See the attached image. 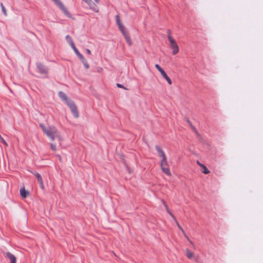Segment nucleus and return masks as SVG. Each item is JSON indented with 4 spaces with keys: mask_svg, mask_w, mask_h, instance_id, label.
Wrapping results in <instances>:
<instances>
[{
    "mask_svg": "<svg viewBox=\"0 0 263 263\" xmlns=\"http://www.w3.org/2000/svg\"><path fill=\"white\" fill-rule=\"evenodd\" d=\"M40 126L44 133L51 141H53L55 138L61 139L60 133L55 126H46L43 124H40Z\"/></svg>",
    "mask_w": 263,
    "mask_h": 263,
    "instance_id": "1",
    "label": "nucleus"
},
{
    "mask_svg": "<svg viewBox=\"0 0 263 263\" xmlns=\"http://www.w3.org/2000/svg\"><path fill=\"white\" fill-rule=\"evenodd\" d=\"M167 39L170 42L171 48L172 49V54L176 55L179 52V47L175 39L171 36L170 31L168 32Z\"/></svg>",
    "mask_w": 263,
    "mask_h": 263,
    "instance_id": "2",
    "label": "nucleus"
},
{
    "mask_svg": "<svg viewBox=\"0 0 263 263\" xmlns=\"http://www.w3.org/2000/svg\"><path fill=\"white\" fill-rule=\"evenodd\" d=\"M160 165L161 170L164 173L168 176H171V173L168 167L166 157L161 158Z\"/></svg>",
    "mask_w": 263,
    "mask_h": 263,
    "instance_id": "3",
    "label": "nucleus"
},
{
    "mask_svg": "<svg viewBox=\"0 0 263 263\" xmlns=\"http://www.w3.org/2000/svg\"><path fill=\"white\" fill-rule=\"evenodd\" d=\"M54 4L58 6L60 9L63 11L64 14L69 18L71 17V14L67 11L66 8L64 4L60 0H52Z\"/></svg>",
    "mask_w": 263,
    "mask_h": 263,
    "instance_id": "4",
    "label": "nucleus"
},
{
    "mask_svg": "<svg viewBox=\"0 0 263 263\" xmlns=\"http://www.w3.org/2000/svg\"><path fill=\"white\" fill-rule=\"evenodd\" d=\"M67 105L69 106L70 110L75 118L79 117V112L77 109L76 105L74 104L73 101L69 100L67 102Z\"/></svg>",
    "mask_w": 263,
    "mask_h": 263,
    "instance_id": "5",
    "label": "nucleus"
},
{
    "mask_svg": "<svg viewBox=\"0 0 263 263\" xmlns=\"http://www.w3.org/2000/svg\"><path fill=\"white\" fill-rule=\"evenodd\" d=\"M89 7V8L95 12L99 11V8L97 4L99 3V0H94L95 3H93L91 0H83Z\"/></svg>",
    "mask_w": 263,
    "mask_h": 263,
    "instance_id": "6",
    "label": "nucleus"
},
{
    "mask_svg": "<svg viewBox=\"0 0 263 263\" xmlns=\"http://www.w3.org/2000/svg\"><path fill=\"white\" fill-rule=\"evenodd\" d=\"M123 35L125 40H126V43L129 46H130L132 44V41L130 39V37L128 33V32L125 30V29L121 31Z\"/></svg>",
    "mask_w": 263,
    "mask_h": 263,
    "instance_id": "7",
    "label": "nucleus"
},
{
    "mask_svg": "<svg viewBox=\"0 0 263 263\" xmlns=\"http://www.w3.org/2000/svg\"><path fill=\"white\" fill-rule=\"evenodd\" d=\"M33 174L36 177L41 188L42 189H44V186L43 181V179H42L41 176L39 173H37L36 172L33 173Z\"/></svg>",
    "mask_w": 263,
    "mask_h": 263,
    "instance_id": "8",
    "label": "nucleus"
},
{
    "mask_svg": "<svg viewBox=\"0 0 263 263\" xmlns=\"http://www.w3.org/2000/svg\"><path fill=\"white\" fill-rule=\"evenodd\" d=\"M116 23L118 26L119 29L121 31L125 29L124 26H123V25L122 24V23H121V22L120 21V17L119 15H117L116 16Z\"/></svg>",
    "mask_w": 263,
    "mask_h": 263,
    "instance_id": "9",
    "label": "nucleus"
},
{
    "mask_svg": "<svg viewBox=\"0 0 263 263\" xmlns=\"http://www.w3.org/2000/svg\"><path fill=\"white\" fill-rule=\"evenodd\" d=\"M36 67L40 73H45L47 72L46 68L41 63L37 64Z\"/></svg>",
    "mask_w": 263,
    "mask_h": 263,
    "instance_id": "10",
    "label": "nucleus"
},
{
    "mask_svg": "<svg viewBox=\"0 0 263 263\" xmlns=\"http://www.w3.org/2000/svg\"><path fill=\"white\" fill-rule=\"evenodd\" d=\"M155 67L160 72V73L164 78L167 76L165 72L164 71V70L160 66L159 64H155Z\"/></svg>",
    "mask_w": 263,
    "mask_h": 263,
    "instance_id": "11",
    "label": "nucleus"
},
{
    "mask_svg": "<svg viewBox=\"0 0 263 263\" xmlns=\"http://www.w3.org/2000/svg\"><path fill=\"white\" fill-rule=\"evenodd\" d=\"M155 67L160 72V73L164 78L167 76L165 72L164 71V70L160 66L159 64H155Z\"/></svg>",
    "mask_w": 263,
    "mask_h": 263,
    "instance_id": "12",
    "label": "nucleus"
},
{
    "mask_svg": "<svg viewBox=\"0 0 263 263\" xmlns=\"http://www.w3.org/2000/svg\"><path fill=\"white\" fill-rule=\"evenodd\" d=\"M155 67L160 72V73L164 78L167 76L165 72L164 71V70L160 66L159 64H155Z\"/></svg>",
    "mask_w": 263,
    "mask_h": 263,
    "instance_id": "13",
    "label": "nucleus"
},
{
    "mask_svg": "<svg viewBox=\"0 0 263 263\" xmlns=\"http://www.w3.org/2000/svg\"><path fill=\"white\" fill-rule=\"evenodd\" d=\"M155 148L158 152L159 156L161 158L166 157L165 154L163 150L158 146L156 145L155 146Z\"/></svg>",
    "mask_w": 263,
    "mask_h": 263,
    "instance_id": "14",
    "label": "nucleus"
},
{
    "mask_svg": "<svg viewBox=\"0 0 263 263\" xmlns=\"http://www.w3.org/2000/svg\"><path fill=\"white\" fill-rule=\"evenodd\" d=\"M6 256L8 257L9 259L10 260L11 263H16V257L14 255L12 254L10 252H6Z\"/></svg>",
    "mask_w": 263,
    "mask_h": 263,
    "instance_id": "15",
    "label": "nucleus"
},
{
    "mask_svg": "<svg viewBox=\"0 0 263 263\" xmlns=\"http://www.w3.org/2000/svg\"><path fill=\"white\" fill-rule=\"evenodd\" d=\"M6 256L8 257L9 259L10 260L11 263H16V257L14 255L12 254L10 252H6Z\"/></svg>",
    "mask_w": 263,
    "mask_h": 263,
    "instance_id": "16",
    "label": "nucleus"
},
{
    "mask_svg": "<svg viewBox=\"0 0 263 263\" xmlns=\"http://www.w3.org/2000/svg\"><path fill=\"white\" fill-rule=\"evenodd\" d=\"M197 164L200 166L203 170L202 173L204 174H208L210 173V171L206 168V167L203 164L199 162L198 161H197Z\"/></svg>",
    "mask_w": 263,
    "mask_h": 263,
    "instance_id": "17",
    "label": "nucleus"
},
{
    "mask_svg": "<svg viewBox=\"0 0 263 263\" xmlns=\"http://www.w3.org/2000/svg\"><path fill=\"white\" fill-rule=\"evenodd\" d=\"M59 97L62 100H63L64 101H65V102L67 104V101H69V100H71L70 99H68L67 97V96L66 95L62 92V91H60L59 92Z\"/></svg>",
    "mask_w": 263,
    "mask_h": 263,
    "instance_id": "18",
    "label": "nucleus"
},
{
    "mask_svg": "<svg viewBox=\"0 0 263 263\" xmlns=\"http://www.w3.org/2000/svg\"><path fill=\"white\" fill-rule=\"evenodd\" d=\"M66 40L67 42L69 43V44L70 45L71 47L73 48L75 47L74 44L71 39V37L69 35H67L66 36Z\"/></svg>",
    "mask_w": 263,
    "mask_h": 263,
    "instance_id": "19",
    "label": "nucleus"
},
{
    "mask_svg": "<svg viewBox=\"0 0 263 263\" xmlns=\"http://www.w3.org/2000/svg\"><path fill=\"white\" fill-rule=\"evenodd\" d=\"M174 220L175 221V222H176L178 227L179 228V229L182 232V233L184 234V236L187 238V239L190 241V242L191 243H192V241L190 240L189 238L186 235V234H185L184 231L183 230V228L180 226V224H179V223L178 222V221H177L176 218H175V219H174Z\"/></svg>",
    "mask_w": 263,
    "mask_h": 263,
    "instance_id": "20",
    "label": "nucleus"
},
{
    "mask_svg": "<svg viewBox=\"0 0 263 263\" xmlns=\"http://www.w3.org/2000/svg\"><path fill=\"white\" fill-rule=\"evenodd\" d=\"M73 51H74L75 53L77 55V56L79 58L81 61H84V59H85L84 57L83 56L82 54H81L79 51L78 50L76 46L72 48Z\"/></svg>",
    "mask_w": 263,
    "mask_h": 263,
    "instance_id": "21",
    "label": "nucleus"
},
{
    "mask_svg": "<svg viewBox=\"0 0 263 263\" xmlns=\"http://www.w3.org/2000/svg\"><path fill=\"white\" fill-rule=\"evenodd\" d=\"M20 194L23 198H25L29 195V192L23 188L20 190Z\"/></svg>",
    "mask_w": 263,
    "mask_h": 263,
    "instance_id": "22",
    "label": "nucleus"
},
{
    "mask_svg": "<svg viewBox=\"0 0 263 263\" xmlns=\"http://www.w3.org/2000/svg\"><path fill=\"white\" fill-rule=\"evenodd\" d=\"M162 203L166 210V211L167 212V213L173 217V218L174 219H175V216H174V215L171 212L168 206L167 205V204H166L165 202L164 201V200H162Z\"/></svg>",
    "mask_w": 263,
    "mask_h": 263,
    "instance_id": "23",
    "label": "nucleus"
},
{
    "mask_svg": "<svg viewBox=\"0 0 263 263\" xmlns=\"http://www.w3.org/2000/svg\"><path fill=\"white\" fill-rule=\"evenodd\" d=\"M186 255L188 258L191 259L193 256V254L189 249L186 250Z\"/></svg>",
    "mask_w": 263,
    "mask_h": 263,
    "instance_id": "24",
    "label": "nucleus"
},
{
    "mask_svg": "<svg viewBox=\"0 0 263 263\" xmlns=\"http://www.w3.org/2000/svg\"><path fill=\"white\" fill-rule=\"evenodd\" d=\"M81 62H82V63L83 64L84 67L86 68V69H88L89 67V66L86 61V60L85 59H84V61H81Z\"/></svg>",
    "mask_w": 263,
    "mask_h": 263,
    "instance_id": "25",
    "label": "nucleus"
},
{
    "mask_svg": "<svg viewBox=\"0 0 263 263\" xmlns=\"http://www.w3.org/2000/svg\"><path fill=\"white\" fill-rule=\"evenodd\" d=\"M1 8H2V10L3 12L4 15L5 16H7V14L6 10L2 3L1 4Z\"/></svg>",
    "mask_w": 263,
    "mask_h": 263,
    "instance_id": "26",
    "label": "nucleus"
},
{
    "mask_svg": "<svg viewBox=\"0 0 263 263\" xmlns=\"http://www.w3.org/2000/svg\"><path fill=\"white\" fill-rule=\"evenodd\" d=\"M50 148H51V149L53 151H54V152L56 151V150H57V147H56V145H55V144H53V143H51V144H50Z\"/></svg>",
    "mask_w": 263,
    "mask_h": 263,
    "instance_id": "27",
    "label": "nucleus"
},
{
    "mask_svg": "<svg viewBox=\"0 0 263 263\" xmlns=\"http://www.w3.org/2000/svg\"><path fill=\"white\" fill-rule=\"evenodd\" d=\"M164 79L166 80V81L170 85L172 84V80L167 76L165 78H164Z\"/></svg>",
    "mask_w": 263,
    "mask_h": 263,
    "instance_id": "28",
    "label": "nucleus"
},
{
    "mask_svg": "<svg viewBox=\"0 0 263 263\" xmlns=\"http://www.w3.org/2000/svg\"><path fill=\"white\" fill-rule=\"evenodd\" d=\"M164 79L166 80V81L170 85L172 84V80L167 76L165 78H164Z\"/></svg>",
    "mask_w": 263,
    "mask_h": 263,
    "instance_id": "29",
    "label": "nucleus"
},
{
    "mask_svg": "<svg viewBox=\"0 0 263 263\" xmlns=\"http://www.w3.org/2000/svg\"><path fill=\"white\" fill-rule=\"evenodd\" d=\"M103 71V69L102 67H98L97 68V71L99 73H101Z\"/></svg>",
    "mask_w": 263,
    "mask_h": 263,
    "instance_id": "30",
    "label": "nucleus"
},
{
    "mask_svg": "<svg viewBox=\"0 0 263 263\" xmlns=\"http://www.w3.org/2000/svg\"><path fill=\"white\" fill-rule=\"evenodd\" d=\"M117 87H119V88H123V89H126V88H125V87H124L122 84H120L118 83V84H117Z\"/></svg>",
    "mask_w": 263,
    "mask_h": 263,
    "instance_id": "31",
    "label": "nucleus"
},
{
    "mask_svg": "<svg viewBox=\"0 0 263 263\" xmlns=\"http://www.w3.org/2000/svg\"><path fill=\"white\" fill-rule=\"evenodd\" d=\"M86 52H87V53L88 54H89V55H90V54H91V51H90V50L89 49H86Z\"/></svg>",
    "mask_w": 263,
    "mask_h": 263,
    "instance_id": "32",
    "label": "nucleus"
}]
</instances>
